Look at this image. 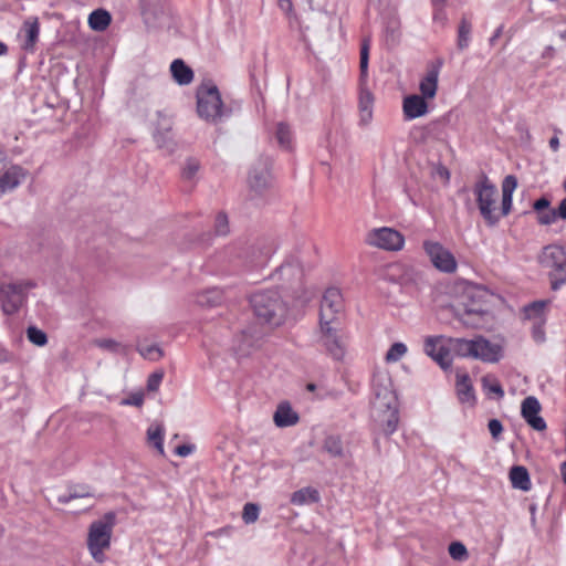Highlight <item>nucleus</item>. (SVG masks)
<instances>
[{"mask_svg": "<svg viewBox=\"0 0 566 566\" xmlns=\"http://www.w3.org/2000/svg\"><path fill=\"white\" fill-rule=\"evenodd\" d=\"M32 282H10L0 285V307L6 315L17 313L27 300V292L32 289Z\"/></svg>", "mask_w": 566, "mask_h": 566, "instance_id": "nucleus-7", "label": "nucleus"}, {"mask_svg": "<svg viewBox=\"0 0 566 566\" xmlns=\"http://www.w3.org/2000/svg\"><path fill=\"white\" fill-rule=\"evenodd\" d=\"M424 353L439 366L447 369L452 364L450 346L442 345V336H429L424 339Z\"/></svg>", "mask_w": 566, "mask_h": 566, "instance_id": "nucleus-15", "label": "nucleus"}, {"mask_svg": "<svg viewBox=\"0 0 566 566\" xmlns=\"http://www.w3.org/2000/svg\"><path fill=\"white\" fill-rule=\"evenodd\" d=\"M489 431L494 440H499L502 432L503 426L500 420L491 419L488 423Z\"/></svg>", "mask_w": 566, "mask_h": 566, "instance_id": "nucleus-52", "label": "nucleus"}, {"mask_svg": "<svg viewBox=\"0 0 566 566\" xmlns=\"http://www.w3.org/2000/svg\"><path fill=\"white\" fill-rule=\"evenodd\" d=\"M369 50H370V40L369 38H365L360 45V59H359V83H367L368 77V63H369Z\"/></svg>", "mask_w": 566, "mask_h": 566, "instance_id": "nucleus-35", "label": "nucleus"}, {"mask_svg": "<svg viewBox=\"0 0 566 566\" xmlns=\"http://www.w3.org/2000/svg\"><path fill=\"white\" fill-rule=\"evenodd\" d=\"M503 356L500 344L492 343L483 336L474 337L473 358L484 363H497Z\"/></svg>", "mask_w": 566, "mask_h": 566, "instance_id": "nucleus-16", "label": "nucleus"}, {"mask_svg": "<svg viewBox=\"0 0 566 566\" xmlns=\"http://www.w3.org/2000/svg\"><path fill=\"white\" fill-rule=\"evenodd\" d=\"M407 353V346L403 343H394L386 353L385 360L388 364L399 361Z\"/></svg>", "mask_w": 566, "mask_h": 566, "instance_id": "nucleus-41", "label": "nucleus"}, {"mask_svg": "<svg viewBox=\"0 0 566 566\" xmlns=\"http://www.w3.org/2000/svg\"><path fill=\"white\" fill-rule=\"evenodd\" d=\"M319 500V493L313 488H303L293 493L291 502L293 504L303 505L315 503Z\"/></svg>", "mask_w": 566, "mask_h": 566, "instance_id": "nucleus-33", "label": "nucleus"}, {"mask_svg": "<svg viewBox=\"0 0 566 566\" xmlns=\"http://www.w3.org/2000/svg\"><path fill=\"white\" fill-rule=\"evenodd\" d=\"M549 147L554 150V151H557L558 148H559V139L558 137L554 136L549 139Z\"/></svg>", "mask_w": 566, "mask_h": 566, "instance_id": "nucleus-63", "label": "nucleus"}, {"mask_svg": "<svg viewBox=\"0 0 566 566\" xmlns=\"http://www.w3.org/2000/svg\"><path fill=\"white\" fill-rule=\"evenodd\" d=\"M402 109L407 119H413L426 115L428 105L422 96L409 95L403 99Z\"/></svg>", "mask_w": 566, "mask_h": 566, "instance_id": "nucleus-22", "label": "nucleus"}, {"mask_svg": "<svg viewBox=\"0 0 566 566\" xmlns=\"http://www.w3.org/2000/svg\"><path fill=\"white\" fill-rule=\"evenodd\" d=\"M223 302V293L221 290L213 287L197 294L196 303L201 307H214Z\"/></svg>", "mask_w": 566, "mask_h": 566, "instance_id": "nucleus-29", "label": "nucleus"}, {"mask_svg": "<svg viewBox=\"0 0 566 566\" xmlns=\"http://www.w3.org/2000/svg\"><path fill=\"white\" fill-rule=\"evenodd\" d=\"M324 450L332 457L343 455V443L338 436H328L323 443Z\"/></svg>", "mask_w": 566, "mask_h": 566, "instance_id": "nucleus-40", "label": "nucleus"}, {"mask_svg": "<svg viewBox=\"0 0 566 566\" xmlns=\"http://www.w3.org/2000/svg\"><path fill=\"white\" fill-rule=\"evenodd\" d=\"M423 249L438 270L446 273H452L457 270V261L453 254L441 243L424 241Z\"/></svg>", "mask_w": 566, "mask_h": 566, "instance_id": "nucleus-13", "label": "nucleus"}, {"mask_svg": "<svg viewBox=\"0 0 566 566\" xmlns=\"http://www.w3.org/2000/svg\"><path fill=\"white\" fill-rule=\"evenodd\" d=\"M558 216L562 219H566V197L559 203Z\"/></svg>", "mask_w": 566, "mask_h": 566, "instance_id": "nucleus-61", "label": "nucleus"}, {"mask_svg": "<svg viewBox=\"0 0 566 566\" xmlns=\"http://www.w3.org/2000/svg\"><path fill=\"white\" fill-rule=\"evenodd\" d=\"M449 346L450 350L454 353L457 356L473 358L474 338H450Z\"/></svg>", "mask_w": 566, "mask_h": 566, "instance_id": "nucleus-31", "label": "nucleus"}, {"mask_svg": "<svg viewBox=\"0 0 566 566\" xmlns=\"http://www.w3.org/2000/svg\"><path fill=\"white\" fill-rule=\"evenodd\" d=\"M482 382L484 389L488 390L489 392L495 394L499 398H502L504 396V390L501 384L495 378L485 376L483 377Z\"/></svg>", "mask_w": 566, "mask_h": 566, "instance_id": "nucleus-46", "label": "nucleus"}, {"mask_svg": "<svg viewBox=\"0 0 566 566\" xmlns=\"http://www.w3.org/2000/svg\"><path fill=\"white\" fill-rule=\"evenodd\" d=\"M27 337L36 346H44L48 343L46 334L35 326H29L27 328Z\"/></svg>", "mask_w": 566, "mask_h": 566, "instance_id": "nucleus-43", "label": "nucleus"}, {"mask_svg": "<svg viewBox=\"0 0 566 566\" xmlns=\"http://www.w3.org/2000/svg\"><path fill=\"white\" fill-rule=\"evenodd\" d=\"M28 170L19 165H10L0 176V198L8 191L18 188L27 178Z\"/></svg>", "mask_w": 566, "mask_h": 566, "instance_id": "nucleus-20", "label": "nucleus"}, {"mask_svg": "<svg viewBox=\"0 0 566 566\" xmlns=\"http://www.w3.org/2000/svg\"><path fill=\"white\" fill-rule=\"evenodd\" d=\"M115 514L106 513L102 518L92 522L87 533V548L93 559L97 563L105 560L104 551L111 546Z\"/></svg>", "mask_w": 566, "mask_h": 566, "instance_id": "nucleus-3", "label": "nucleus"}, {"mask_svg": "<svg viewBox=\"0 0 566 566\" xmlns=\"http://www.w3.org/2000/svg\"><path fill=\"white\" fill-rule=\"evenodd\" d=\"M164 378V371L157 370L149 375L147 379V389L149 391H157Z\"/></svg>", "mask_w": 566, "mask_h": 566, "instance_id": "nucleus-51", "label": "nucleus"}, {"mask_svg": "<svg viewBox=\"0 0 566 566\" xmlns=\"http://www.w3.org/2000/svg\"><path fill=\"white\" fill-rule=\"evenodd\" d=\"M344 310L342 293L336 287H329L325 291L319 306V323L328 322L340 324L339 315Z\"/></svg>", "mask_w": 566, "mask_h": 566, "instance_id": "nucleus-11", "label": "nucleus"}, {"mask_svg": "<svg viewBox=\"0 0 566 566\" xmlns=\"http://www.w3.org/2000/svg\"><path fill=\"white\" fill-rule=\"evenodd\" d=\"M471 33V23L467 19H462L458 30V48L464 50L469 45Z\"/></svg>", "mask_w": 566, "mask_h": 566, "instance_id": "nucleus-42", "label": "nucleus"}, {"mask_svg": "<svg viewBox=\"0 0 566 566\" xmlns=\"http://www.w3.org/2000/svg\"><path fill=\"white\" fill-rule=\"evenodd\" d=\"M229 221L228 217L220 212L216 217L214 221V232L217 235H227L229 233Z\"/></svg>", "mask_w": 566, "mask_h": 566, "instance_id": "nucleus-48", "label": "nucleus"}, {"mask_svg": "<svg viewBox=\"0 0 566 566\" xmlns=\"http://www.w3.org/2000/svg\"><path fill=\"white\" fill-rule=\"evenodd\" d=\"M365 242L368 245L378 249L399 251L403 247L405 238L399 231L392 228L382 227L370 230L366 234Z\"/></svg>", "mask_w": 566, "mask_h": 566, "instance_id": "nucleus-10", "label": "nucleus"}, {"mask_svg": "<svg viewBox=\"0 0 566 566\" xmlns=\"http://www.w3.org/2000/svg\"><path fill=\"white\" fill-rule=\"evenodd\" d=\"M457 394L460 402L469 403L470 406L474 405L475 396L468 375L457 376Z\"/></svg>", "mask_w": 566, "mask_h": 566, "instance_id": "nucleus-25", "label": "nucleus"}, {"mask_svg": "<svg viewBox=\"0 0 566 566\" xmlns=\"http://www.w3.org/2000/svg\"><path fill=\"white\" fill-rule=\"evenodd\" d=\"M272 181L270 163L268 160H260L256 163L249 174V186L252 190L260 192L266 189Z\"/></svg>", "mask_w": 566, "mask_h": 566, "instance_id": "nucleus-18", "label": "nucleus"}, {"mask_svg": "<svg viewBox=\"0 0 566 566\" xmlns=\"http://www.w3.org/2000/svg\"><path fill=\"white\" fill-rule=\"evenodd\" d=\"M517 187V179L513 175H507L502 182V213L507 216L512 209L513 192Z\"/></svg>", "mask_w": 566, "mask_h": 566, "instance_id": "nucleus-23", "label": "nucleus"}, {"mask_svg": "<svg viewBox=\"0 0 566 566\" xmlns=\"http://www.w3.org/2000/svg\"><path fill=\"white\" fill-rule=\"evenodd\" d=\"M374 413L386 436H390L396 431L399 421L397 402L392 403L391 407H385L381 411H374Z\"/></svg>", "mask_w": 566, "mask_h": 566, "instance_id": "nucleus-21", "label": "nucleus"}, {"mask_svg": "<svg viewBox=\"0 0 566 566\" xmlns=\"http://www.w3.org/2000/svg\"><path fill=\"white\" fill-rule=\"evenodd\" d=\"M560 473H562V476H563V480L566 484V462H563L562 465H560Z\"/></svg>", "mask_w": 566, "mask_h": 566, "instance_id": "nucleus-64", "label": "nucleus"}, {"mask_svg": "<svg viewBox=\"0 0 566 566\" xmlns=\"http://www.w3.org/2000/svg\"><path fill=\"white\" fill-rule=\"evenodd\" d=\"M147 440L159 452L165 455L164 451V428L161 424H151L147 430Z\"/></svg>", "mask_w": 566, "mask_h": 566, "instance_id": "nucleus-34", "label": "nucleus"}, {"mask_svg": "<svg viewBox=\"0 0 566 566\" xmlns=\"http://www.w3.org/2000/svg\"><path fill=\"white\" fill-rule=\"evenodd\" d=\"M273 420H274V423L276 424V427L283 428V402H280L276 406V410L274 412Z\"/></svg>", "mask_w": 566, "mask_h": 566, "instance_id": "nucleus-57", "label": "nucleus"}, {"mask_svg": "<svg viewBox=\"0 0 566 566\" xmlns=\"http://www.w3.org/2000/svg\"><path fill=\"white\" fill-rule=\"evenodd\" d=\"M300 417L289 402L285 401V427L294 426L298 422Z\"/></svg>", "mask_w": 566, "mask_h": 566, "instance_id": "nucleus-53", "label": "nucleus"}, {"mask_svg": "<svg viewBox=\"0 0 566 566\" xmlns=\"http://www.w3.org/2000/svg\"><path fill=\"white\" fill-rule=\"evenodd\" d=\"M478 207L482 218L489 226H495L500 220L496 213L497 189L485 174H482L473 188Z\"/></svg>", "mask_w": 566, "mask_h": 566, "instance_id": "nucleus-5", "label": "nucleus"}, {"mask_svg": "<svg viewBox=\"0 0 566 566\" xmlns=\"http://www.w3.org/2000/svg\"><path fill=\"white\" fill-rule=\"evenodd\" d=\"M22 31L24 32V42L22 44V49L29 52H33L40 32L38 20H27L23 23Z\"/></svg>", "mask_w": 566, "mask_h": 566, "instance_id": "nucleus-28", "label": "nucleus"}, {"mask_svg": "<svg viewBox=\"0 0 566 566\" xmlns=\"http://www.w3.org/2000/svg\"><path fill=\"white\" fill-rule=\"evenodd\" d=\"M77 499H84L86 501L84 510L91 509L94 505L93 494H91L87 491H84V490L78 491L76 489L74 491H70L69 494L59 496V502L66 504V503H70L71 501L77 500Z\"/></svg>", "mask_w": 566, "mask_h": 566, "instance_id": "nucleus-37", "label": "nucleus"}, {"mask_svg": "<svg viewBox=\"0 0 566 566\" xmlns=\"http://www.w3.org/2000/svg\"><path fill=\"white\" fill-rule=\"evenodd\" d=\"M280 289L256 292L251 295L250 304L256 317L271 322L277 308L281 307Z\"/></svg>", "mask_w": 566, "mask_h": 566, "instance_id": "nucleus-8", "label": "nucleus"}, {"mask_svg": "<svg viewBox=\"0 0 566 566\" xmlns=\"http://www.w3.org/2000/svg\"><path fill=\"white\" fill-rule=\"evenodd\" d=\"M549 205V200L545 197H542L533 203V208L537 213H541L542 211L547 210Z\"/></svg>", "mask_w": 566, "mask_h": 566, "instance_id": "nucleus-56", "label": "nucleus"}, {"mask_svg": "<svg viewBox=\"0 0 566 566\" xmlns=\"http://www.w3.org/2000/svg\"><path fill=\"white\" fill-rule=\"evenodd\" d=\"M339 325L328 322L319 323V343L335 360H342L345 356V343L340 335Z\"/></svg>", "mask_w": 566, "mask_h": 566, "instance_id": "nucleus-9", "label": "nucleus"}, {"mask_svg": "<svg viewBox=\"0 0 566 566\" xmlns=\"http://www.w3.org/2000/svg\"><path fill=\"white\" fill-rule=\"evenodd\" d=\"M360 123L367 125L373 118V108H359Z\"/></svg>", "mask_w": 566, "mask_h": 566, "instance_id": "nucleus-59", "label": "nucleus"}, {"mask_svg": "<svg viewBox=\"0 0 566 566\" xmlns=\"http://www.w3.org/2000/svg\"><path fill=\"white\" fill-rule=\"evenodd\" d=\"M144 402V398L142 395H133L132 397H129L128 399H126L124 401V403L126 405H132V406H136V407H140Z\"/></svg>", "mask_w": 566, "mask_h": 566, "instance_id": "nucleus-60", "label": "nucleus"}, {"mask_svg": "<svg viewBox=\"0 0 566 566\" xmlns=\"http://www.w3.org/2000/svg\"><path fill=\"white\" fill-rule=\"evenodd\" d=\"M544 324L541 322H534L533 325V337L536 342L542 343L545 338Z\"/></svg>", "mask_w": 566, "mask_h": 566, "instance_id": "nucleus-55", "label": "nucleus"}, {"mask_svg": "<svg viewBox=\"0 0 566 566\" xmlns=\"http://www.w3.org/2000/svg\"><path fill=\"white\" fill-rule=\"evenodd\" d=\"M96 346L99 348L113 352V353H119L124 349V346L112 338H102L95 340Z\"/></svg>", "mask_w": 566, "mask_h": 566, "instance_id": "nucleus-49", "label": "nucleus"}, {"mask_svg": "<svg viewBox=\"0 0 566 566\" xmlns=\"http://www.w3.org/2000/svg\"><path fill=\"white\" fill-rule=\"evenodd\" d=\"M170 72L179 85H188L192 82L193 72L182 60H175L170 65Z\"/></svg>", "mask_w": 566, "mask_h": 566, "instance_id": "nucleus-27", "label": "nucleus"}, {"mask_svg": "<svg viewBox=\"0 0 566 566\" xmlns=\"http://www.w3.org/2000/svg\"><path fill=\"white\" fill-rule=\"evenodd\" d=\"M154 137H155V140H156L158 147L167 148L168 150H172V142L167 136V134L157 132Z\"/></svg>", "mask_w": 566, "mask_h": 566, "instance_id": "nucleus-54", "label": "nucleus"}, {"mask_svg": "<svg viewBox=\"0 0 566 566\" xmlns=\"http://www.w3.org/2000/svg\"><path fill=\"white\" fill-rule=\"evenodd\" d=\"M542 268L547 270V275L553 291L559 290L566 284V252L557 244L543 248L538 255Z\"/></svg>", "mask_w": 566, "mask_h": 566, "instance_id": "nucleus-4", "label": "nucleus"}, {"mask_svg": "<svg viewBox=\"0 0 566 566\" xmlns=\"http://www.w3.org/2000/svg\"><path fill=\"white\" fill-rule=\"evenodd\" d=\"M449 554L457 560H463L468 557L467 547L460 542H453L449 545Z\"/></svg>", "mask_w": 566, "mask_h": 566, "instance_id": "nucleus-47", "label": "nucleus"}, {"mask_svg": "<svg viewBox=\"0 0 566 566\" xmlns=\"http://www.w3.org/2000/svg\"><path fill=\"white\" fill-rule=\"evenodd\" d=\"M137 352L145 358L151 361H157L164 356L163 349L156 345L138 344Z\"/></svg>", "mask_w": 566, "mask_h": 566, "instance_id": "nucleus-38", "label": "nucleus"}, {"mask_svg": "<svg viewBox=\"0 0 566 566\" xmlns=\"http://www.w3.org/2000/svg\"><path fill=\"white\" fill-rule=\"evenodd\" d=\"M439 69L432 67L421 80L419 90L423 98H433L438 90Z\"/></svg>", "mask_w": 566, "mask_h": 566, "instance_id": "nucleus-24", "label": "nucleus"}, {"mask_svg": "<svg viewBox=\"0 0 566 566\" xmlns=\"http://www.w3.org/2000/svg\"><path fill=\"white\" fill-rule=\"evenodd\" d=\"M112 17L104 9L94 10L88 17V25L92 30L102 32L111 24Z\"/></svg>", "mask_w": 566, "mask_h": 566, "instance_id": "nucleus-32", "label": "nucleus"}, {"mask_svg": "<svg viewBox=\"0 0 566 566\" xmlns=\"http://www.w3.org/2000/svg\"><path fill=\"white\" fill-rule=\"evenodd\" d=\"M373 388L375 395V399L373 401L374 411H381L385 407H391L392 403L397 402L391 379L387 374L375 375L373 379Z\"/></svg>", "mask_w": 566, "mask_h": 566, "instance_id": "nucleus-12", "label": "nucleus"}, {"mask_svg": "<svg viewBox=\"0 0 566 566\" xmlns=\"http://www.w3.org/2000/svg\"><path fill=\"white\" fill-rule=\"evenodd\" d=\"M537 220L541 224H544V226H548V224H552L554 223L557 218H559L558 216V210H554V209H547V210H544L542 211L541 213H537Z\"/></svg>", "mask_w": 566, "mask_h": 566, "instance_id": "nucleus-50", "label": "nucleus"}, {"mask_svg": "<svg viewBox=\"0 0 566 566\" xmlns=\"http://www.w3.org/2000/svg\"><path fill=\"white\" fill-rule=\"evenodd\" d=\"M394 269H403V272L399 277V283L402 286L417 285L421 279L420 274L416 272L411 266L396 265Z\"/></svg>", "mask_w": 566, "mask_h": 566, "instance_id": "nucleus-39", "label": "nucleus"}, {"mask_svg": "<svg viewBox=\"0 0 566 566\" xmlns=\"http://www.w3.org/2000/svg\"><path fill=\"white\" fill-rule=\"evenodd\" d=\"M539 411L541 405L535 397L530 396L523 400L521 407L522 417L534 430L543 431L546 429V423L544 419L538 416Z\"/></svg>", "mask_w": 566, "mask_h": 566, "instance_id": "nucleus-19", "label": "nucleus"}, {"mask_svg": "<svg viewBox=\"0 0 566 566\" xmlns=\"http://www.w3.org/2000/svg\"><path fill=\"white\" fill-rule=\"evenodd\" d=\"M262 333L258 325L253 324L241 331L233 339V350L239 357L249 356L260 346Z\"/></svg>", "mask_w": 566, "mask_h": 566, "instance_id": "nucleus-14", "label": "nucleus"}, {"mask_svg": "<svg viewBox=\"0 0 566 566\" xmlns=\"http://www.w3.org/2000/svg\"><path fill=\"white\" fill-rule=\"evenodd\" d=\"M197 112L207 122H217L223 114V104L218 87L203 83L197 91Z\"/></svg>", "mask_w": 566, "mask_h": 566, "instance_id": "nucleus-6", "label": "nucleus"}, {"mask_svg": "<svg viewBox=\"0 0 566 566\" xmlns=\"http://www.w3.org/2000/svg\"><path fill=\"white\" fill-rule=\"evenodd\" d=\"M195 447L191 444H181L175 449V453L179 457H187L192 453Z\"/></svg>", "mask_w": 566, "mask_h": 566, "instance_id": "nucleus-58", "label": "nucleus"}, {"mask_svg": "<svg viewBox=\"0 0 566 566\" xmlns=\"http://www.w3.org/2000/svg\"><path fill=\"white\" fill-rule=\"evenodd\" d=\"M549 303V300H539L530 303L524 307L525 317L534 322L545 323V312Z\"/></svg>", "mask_w": 566, "mask_h": 566, "instance_id": "nucleus-30", "label": "nucleus"}, {"mask_svg": "<svg viewBox=\"0 0 566 566\" xmlns=\"http://www.w3.org/2000/svg\"><path fill=\"white\" fill-rule=\"evenodd\" d=\"M312 295L310 291L301 284L295 291L291 305L285 306V324L295 323L305 315V310L311 301Z\"/></svg>", "mask_w": 566, "mask_h": 566, "instance_id": "nucleus-17", "label": "nucleus"}, {"mask_svg": "<svg viewBox=\"0 0 566 566\" xmlns=\"http://www.w3.org/2000/svg\"><path fill=\"white\" fill-rule=\"evenodd\" d=\"M486 296V291L482 289L465 291L463 301L454 307V316L467 327H483L490 314Z\"/></svg>", "mask_w": 566, "mask_h": 566, "instance_id": "nucleus-1", "label": "nucleus"}, {"mask_svg": "<svg viewBox=\"0 0 566 566\" xmlns=\"http://www.w3.org/2000/svg\"><path fill=\"white\" fill-rule=\"evenodd\" d=\"M374 96L367 88V83H359V108H373Z\"/></svg>", "mask_w": 566, "mask_h": 566, "instance_id": "nucleus-45", "label": "nucleus"}, {"mask_svg": "<svg viewBox=\"0 0 566 566\" xmlns=\"http://www.w3.org/2000/svg\"><path fill=\"white\" fill-rule=\"evenodd\" d=\"M201 167L200 161L195 157H189L185 160L182 169H181V178L185 181L193 182L196 180L197 174L199 172Z\"/></svg>", "mask_w": 566, "mask_h": 566, "instance_id": "nucleus-36", "label": "nucleus"}, {"mask_svg": "<svg viewBox=\"0 0 566 566\" xmlns=\"http://www.w3.org/2000/svg\"><path fill=\"white\" fill-rule=\"evenodd\" d=\"M276 139L280 145H283V124L282 123L277 124Z\"/></svg>", "mask_w": 566, "mask_h": 566, "instance_id": "nucleus-62", "label": "nucleus"}, {"mask_svg": "<svg viewBox=\"0 0 566 566\" xmlns=\"http://www.w3.org/2000/svg\"><path fill=\"white\" fill-rule=\"evenodd\" d=\"M313 249V244L304 234H296L285 256V270H289L291 277L301 284L306 272L312 269Z\"/></svg>", "mask_w": 566, "mask_h": 566, "instance_id": "nucleus-2", "label": "nucleus"}, {"mask_svg": "<svg viewBox=\"0 0 566 566\" xmlns=\"http://www.w3.org/2000/svg\"><path fill=\"white\" fill-rule=\"evenodd\" d=\"M259 513L260 507L258 504L245 503L243 506L242 520L244 521L245 524H252L258 520Z\"/></svg>", "mask_w": 566, "mask_h": 566, "instance_id": "nucleus-44", "label": "nucleus"}, {"mask_svg": "<svg viewBox=\"0 0 566 566\" xmlns=\"http://www.w3.org/2000/svg\"><path fill=\"white\" fill-rule=\"evenodd\" d=\"M510 480L514 489L522 491L531 490L532 483L528 471L525 467L514 465L510 470Z\"/></svg>", "mask_w": 566, "mask_h": 566, "instance_id": "nucleus-26", "label": "nucleus"}]
</instances>
